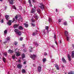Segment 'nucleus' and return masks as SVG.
Wrapping results in <instances>:
<instances>
[{
    "mask_svg": "<svg viewBox=\"0 0 74 74\" xmlns=\"http://www.w3.org/2000/svg\"><path fill=\"white\" fill-rule=\"evenodd\" d=\"M22 59L23 60H24V58H25V55L24 54H23L22 55Z\"/></svg>",
    "mask_w": 74,
    "mask_h": 74,
    "instance_id": "9",
    "label": "nucleus"
},
{
    "mask_svg": "<svg viewBox=\"0 0 74 74\" xmlns=\"http://www.w3.org/2000/svg\"><path fill=\"white\" fill-rule=\"evenodd\" d=\"M15 21V18H13V21L12 22V23H13L14 22V21Z\"/></svg>",
    "mask_w": 74,
    "mask_h": 74,
    "instance_id": "37",
    "label": "nucleus"
},
{
    "mask_svg": "<svg viewBox=\"0 0 74 74\" xmlns=\"http://www.w3.org/2000/svg\"><path fill=\"white\" fill-rule=\"evenodd\" d=\"M8 52V53H12L14 52V51L11 50V49H10Z\"/></svg>",
    "mask_w": 74,
    "mask_h": 74,
    "instance_id": "8",
    "label": "nucleus"
},
{
    "mask_svg": "<svg viewBox=\"0 0 74 74\" xmlns=\"http://www.w3.org/2000/svg\"><path fill=\"white\" fill-rule=\"evenodd\" d=\"M22 66L21 64H18L17 65V68L18 69H21Z\"/></svg>",
    "mask_w": 74,
    "mask_h": 74,
    "instance_id": "11",
    "label": "nucleus"
},
{
    "mask_svg": "<svg viewBox=\"0 0 74 74\" xmlns=\"http://www.w3.org/2000/svg\"><path fill=\"white\" fill-rule=\"evenodd\" d=\"M68 58L69 60V61H71V57L70 56V54L68 55Z\"/></svg>",
    "mask_w": 74,
    "mask_h": 74,
    "instance_id": "17",
    "label": "nucleus"
},
{
    "mask_svg": "<svg viewBox=\"0 0 74 74\" xmlns=\"http://www.w3.org/2000/svg\"><path fill=\"white\" fill-rule=\"evenodd\" d=\"M72 46H73V47H74V45H73Z\"/></svg>",
    "mask_w": 74,
    "mask_h": 74,
    "instance_id": "64",
    "label": "nucleus"
},
{
    "mask_svg": "<svg viewBox=\"0 0 74 74\" xmlns=\"http://www.w3.org/2000/svg\"><path fill=\"white\" fill-rule=\"evenodd\" d=\"M7 53H5L3 54V55L4 56H7Z\"/></svg>",
    "mask_w": 74,
    "mask_h": 74,
    "instance_id": "36",
    "label": "nucleus"
},
{
    "mask_svg": "<svg viewBox=\"0 0 74 74\" xmlns=\"http://www.w3.org/2000/svg\"><path fill=\"white\" fill-rule=\"evenodd\" d=\"M19 8L20 10H22V7L21 6L19 7Z\"/></svg>",
    "mask_w": 74,
    "mask_h": 74,
    "instance_id": "45",
    "label": "nucleus"
},
{
    "mask_svg": "<svg viewBox=\"0 0 74 74\" xmlns=\"http://www.w3.org/2000/svg\"><path fill=\"white\" fill-rule=\"evenodd\" d=\"M62 60L63 61V63H66V62H67L64 58H62Z\"/></svg>",
    "mask_w": 74,
    "mask_h": 74,
    "instance_id": "10",
    "label": "nucleus"
},
{
    "mask_svg": "<svg viewBox=\"0 0 74 74\" xmlns=\"http://www.w3.org/2000/svg\"><path fill=\"white\" fill-rule=\"evenodd\" d=\"M22 73H26V71L24 69H23L22 70Z\"/></svg>",
    "mask_w": 74,
    "mask_h": 74,
    "instance_id": "23",
    "label": "nucleus"
},
{
    "mask_svg": "<svg viewBox=\"0 0 74 74\" xmlns=\"http://www.w3.org/2000/svg\"><path fill=\"white\" fill-rule=\"evenodd\" d=\"M69 32H67V31H66L65 32V35L66 36V37H67V41H69V39H70V37H69L67 36H69Z\"/></svg>",
    "mask_w": 74,
    "mask_h": 74,
    "instance_id": "1",
    "label": "nucleus"
},
{
    "mask_svg": "<svg viewBox=\"0 0 74 74\" xmlns=\"http://www.w3.org/2000/svg\"><path fill=\"white\" fill-rule=\"evenodd\" d=\"M19 20L20 21H22V18H19Z\"/></svg>",
    "mask_w": 74,
    "mask_h": 74,
    "instance_id": "47",
    "label": "nucleus"
},
{
    "mask_svg": "<svg viewBox=\"0 0 74 74\" xmlns=\"http://www.w3.org/2000/svg\"><path fill=\"white\" fill-rule=\"evenodd\" d=\"M16 34H18V36H21L22 33H21V31H18V32L16 33Z\"/></svg>",
    "mask_w": 74,
    "mask_h": 74,
    "instance_id": "14",
    "label": "nucleus"
},
{
    "mask_svg": "<svg viewBox=\"0 0 74 74\" xmlns=\"http://www.w3.org/2000/svg\"><path fill=\"white\" fill-rule=\"evenodd\" d=\"M9 16L8 15H6L5 16V18L7 20L8 19V17H9Z\"/></svg>",
    "mask_w": 74,
    "mask_h": 74,
    "instance_id": "25",
    "label": "nucleus"
},
{
    "mask_svg": "<svg viewBox=\"0 0 74 74\" xmlns=\"http://www.w3.org/2000/svg\"><path fill=\"white\" fill-rule=\"evenodd\" d=\"M64 25H65V26H66V25H67V22H64Z\"/></svg>",
    "mask_w": 74,
    "mask_h": 74,
    "instance_id": "33",
    "label": "nucleus"
},
{
    "mask_svg": "<svg viewBox=\"0 0 74 74\" xmlns=\"http://www.w3.org/2000/svg\"><path fill=\"white\" fill-rule=\"evenodd\" d=\"M31 21L32 22L34 23V22H35V20L33 19V18H32L31 19Z\"/></svg>",
    "mask_w": 74,
    "mask_h": 74,
    "instance_id": "32",
    "label": "nucleus"
},
{
    "mask_svg": "<svg viewBox=\"0 0 74 74\" xmlns=\"http://www.w3.org/2000/svg\"><path fill=\"white\" fill-rule=\"evenodd\" d=\"M19 26V25L15 24L14 25L13 27L14 28H17Z\"/></svg>",
    "mask_w": 74,
    "mask_h": 74,
    "instance_id": "13",
    "label": "nucleus"
},
{
    "mask_svg": "<svg viewBox=\"0 0 74 74\" xmlns=\"http://www.w3.org/2000/svg\"><path fill=\"white\" fill-rule=\"evenodd\" d=\"M71 57L72 58H74V51H72V52L71 55Z\"/></svg>",
    "mask_w": 74,
    "mask_h": 74,
    "instance_id": "6",
    "label": "nucleus"
},
{
    "mask_svg": "<svg viewBox=\"0 0 74 74\" xmlns=\"http://www.w3.org/2000/svg\"><path fill=\"white\" fill-rule=\"evenodd\" d=\"M33 66L34 67H36V65L34 64H33Z\"/></svg>",
    "mask_w": 74,
    "mask_h": 74,
    "instance_id": "55",
    "label": "nucleus"
},
{
    "mask_svg": "<svg viewBox=\"0 0 74 74\" xmlns=\"http://www.w3.org/2000/svg\"><path fill=\"white\" fill-rule=\"evenodd\" d=\"M49 22H52V19L51 18H49Z\"/></svg>",
    "mask_w": 74,
    "mask_h": 74,
    "instance_id": "43",
    "label": "nucleus"
},
{
    "mask_svg": "<svg viewBox=\"0 0 74 74\" xmlns=\"http://www.w3.org/2000/svg\"><path fill=\"white\" fill-rule=\"evenodd\" d=\"M55 67H56V69L57 70H59V66L57 64H55Z\"/></svg>",
    "mask_w": 74,
    "mask_h": 74,
    "instance_id": "18",
    "label": "nucleus"
},
{
    "mask_svg": "<svg viewBox=\"0 0 74 74\" xmlns=\"http://www.w3.org/2000/svg\"><path fill=\"white\" fill-rule=\"evenodd\" d=\"M30 51V52H32V48H31V50H30V49L29 50Z\"/></svg>",
    "mask_w": 74,
    "mask_h": 74,
    "instance_id": "52",
    "label": "nucleus"
},
{
    "mask_svg": "<svg viewBox=\"0 0 74 74\" xmlns=\"http://www.w3.org/2000/svg\"><path fill=\"white\" fill-rule=\"evenodd\" d=\"M34 18L35 19H37L38 18V16H37V14H35L34 16Z\"/></svg>",
    "mask_w": 74,
    "mask_h": 74,
    "instance_id": "16",
    "label": "nucleus"
},
{
    "mask_svg": "<svg viewBox=\"0 0 74 74\" xmlns=\"http://www.w3.org/2000/svg\"><path fill=\"white\" fill-rule=\"evenodd\" d=\"M28 2L29 3V4H32V2H31V0H28Z\"/></svg>",
    "mask_w": 74,
    "mask_h": 74,
    "instance_id": "40",
    "label": "nucleus"
},
{
    "mask_svg": "<svg viewBox=\"0 0 74 74\" xmlns=\"http://www.w3.org/2000/svg\"><path fill=\"white\" fill-rule=\"evenodd\" d=\"M0 1H3V0H0Z\"/></svg>",
    "mask_w": 74,
    "mask_h": 74,
    "instance_id": "62",
    "label": "nucleus"
},
{
    "mask_svg": "<svg viewBox=\"0 0 74 74\" xmlns=\"http://www.w3.org/2000/svg\"><path fill=\"white\" fill-rule=\"evenodd\" d=\"M36 34H37V33H36V32H34L33 34H32V36H35V35H36Z\"/></svg>",
    "mask_w": 74,
    "mask_h": 74,
    "instance_id": "31",
    "label": "nucleus"
},
{
    "mask_svg": "<svg viewBox=\"0 0 74 74\" xmlns=\"http://www.w3.org/2000/svg\"><path fill=\"white\" fill-rule=\"evenodd\" d=\"M23 47H24L25 46V44H23Z\"/></svg>",
    "mask_w": 74,
    "mask_h": 74,
    "instance_id": "60",
    "label": "nucleus"
},
{
    "mask_svg": "<svg viewBox=\"0 0 74 74\" xmlns=\"http://www.w3.org/2000/svg\"><path fill=\"white\" fill-rule=\"evenodd\" d=\"M6 40L7 41H10V38L9 37H8L6 38Z\"/></svg>",
    "mask_w": 74,
    "mask_h": 74,
    "instance_id": "24",
    "label": "nucleus"
},
{
    "mask_svg": "<svg viewBox=\"0 0 74 74\" xmlns=\"http://www.w3.org/2000/svg\"><path fill=\"white\" fill-rule=\"evenodd\" d=\"M24 25H25V26L26 27H28V26H29V25H28V24H26V23H24Z\"/></svg>",
    "mask_w": 74,
    "mask_h": 74,
    "instance_id": "21",
    "label": "nucleus"
},
{
    "mask_svg": "<svg viewBox=\"0 0 74 74\" xmlns=\"http://www.w3.org/2000/svg\"><path fill=\"white\" fill-rule=\"evenodd\" d=\"M56 12H58V9H56Z\"/></svg>",
    "mask_w": 74,
    "mask_h": 74,
    "instance_id": "59",
    "label": "nucleus"
},
{
    "mask_svg": "<svg viewBox=\"0 0 74 74\" xmlns=\"http://www.w3.org/2000/svg\"><path fill=\"white\" fill-rule=\"evenodd\" d=\"M46 30H48L49 29V27L48 26H46L45 27Z\"/></svg>",
    "mask_w": 74,
    "mask_h": 74,
    "instance_id": "29",
    "label": "nucleus"
},
{
    "mask_svg": "<svg viewBox=\"0 0 74 74\" xmlns=\"http://www.w3.org/2000/svg\"><path fill=\"white\" fill-rule=\"evenodd\" d=\"M30 7H32V6H33V5H32V3L30 4Z\"/></svg>",
    "mask_w": 74,
    "mask_h": 74,
    "instance_id": "53",
    "label": "nucleus"
},
{
    "mask_svg": "<svg viewBox=\"0 0 74 74\" xmlns=\"http://www.w3.org/2000/svg\"><path fill=\"white\" fill-rule=\"evenodd\" d=\"M22 40H23V37H21L20 38V41H22Z\"/></svg>",
    "mask_w": 74,
    "mask_h": 74,
    "instance_id": "41",
    "label": "nucleus"
},
{
    "mask_svg": "<svg viewBox=\"0 0 74 74\" xmlns=\"http://www.w3.org/2000/svg\"><path fill=\"white\" fill-rule=\"evenodd\" d=\"M38 44H37V43H36V44H35V45L36 47H37V46H38Z\"/></svg>",
    "mask_w": 74,
    "mask_h": 74,
    "instance_id": "49",
    "label": "nucleus"
},
{
    "mask_svg": "<svg viewBox=\"0 0 74 74\" xmlns=\"http://www.w3.org/2000/svg\"><path fill=\"white\" fill-rule=\"evenodd\" d=\"M74 73L72 71H71L68 74H73Z\"/></svg>",
    "mask_w": 74,
    "mask_h": 74,
    "instance_id": "30",
    "label": "nucleus"
},
{
    "mask_svg": "<svg viewBox=\"0 0 74 74\" xmlns=\"http://www.w3.org/2000/svg\"><path fill=\"white\" fill-rule=\"evenodd\" d=\"M12 58L13 59H15V55L13 56H12Z\"/></svg>",
    "mask_w": 74,
    "mask_h": 74,
    "instance_id": "42",
    "label": "nucleus"
},
{
    "mask_svg": "<svg viewBox=\"0 0 74 74\" xmlns=\"http://www.w3.org/2000/svg\"><path fill=\"white\" fill-rule=\"evenodd\" d=\"M38 72H41V66L38 67Z\"/></svg>",
    "mask_w": 74,
    "mask_h": 74,
    "instance_id": "4",
    "label": "nucleus"
},
{
    "mask_svg": "<svg viewBox=\"0 0 74 74\" xmlns=\"http://www.w3.org/2000/svg\"><path fill=\"white\" fill-rule=\"evenodd\" d=\"M18 31L19 30L17 29H15L14 30V32H15V33H18Z\"/></svg>",
    "mask_w": 74,
    "mask_h": 74,
    "instance_id": "22",
    "label": "nucleus"
},
{
    "mask_svg": "<svg viewBox=\"0 0 74 74\" xmlns=\"http://www.w3.org/2000/svg\"><path fill=\"white\" fill-rule=\"evenodd\" d=\"M18 43H17V42H15L14 43V44L15 45H17Z\"/></svg>",
    "mask_w": 74,
    "mask_h": 74,
    "instance_id": "39",
    "label": "nucleus"
},
{
    "mask_svg": "<svg viewBox=\"0 0 74 74\" xmlns=\"http://www.w3.org/2000/svg\"><path fill=\"white\" fill-rule=\"evenodd\" d=\"M56 35L55 34H54V38H55V39H56Z\"/></svg>",
    "mask_w": 74,
    "mask_h": 74,
    "instance_id": "44",
    "label": "nucleus"
},
{
    "mask_svg": "<svg viewBox=\"0 0 74 74\" xmlns=\"http://www.w3.org/2000/svg\"><path fill=\"white\" fill-rule=\"evenodd\" d=\"M3 62L5 63V60H6V59H5V58H4V57H3Z\"/></svg>",
    "mask_w": 74,
    "mask_h": 74,
    "instance_id": "26",
    "label": "nucleus"
},
{
    "mask_svg": "<svg viewBox=\"0 0 74 74\" xmlns=\"http://www.w3.org/2000/svg\"><path fill=\"white\" fill-rule=\"evenodd\" d=\"M43 33H44V34H45V33H46V32H45V31H43Z\"/></svg>",
    "mask_w": 74,
    "mask_h": 74,
    "instance_id": "54",
    "label": "nucleus"
},
{
    "mask_svg": "<svg viewBox=\"0 0 74 74\" xmlns=\"http://www.w3.org/2000/svg\"><path fill=\"white\" fill-rule=\"evenodd\" d=\"M32 0V1L33 3H36V0Z\"/></svg>",
    "mask_w": 74,
    "mask_h": 74,
    "instance_id": "46",
    "label": "nucleus"
},
{
    "mask_svg": "<svg viewBox=\"0 0 74 74\" xmlns=\"http://www.w3.org/2000/svg\"><path fill=\"white\" fill-rule=\"evenodd\" d=\"M18 62H19V63H21V60H18Z\"/></svg>",
    "mask_w": 74,
    "mask_h": 74,
    "instance_id": "58",
    "label": "nucleus"
},
{
    "mask_svg": "<svg viewBox=\"0 0 74 74\" xmlns=\"http://www.w3.org/2000/svg\"><path fill=\"white\" fill-rule=\"evenodd\" d=\"M7 31L5 30L4 31V34H7Z\"/></svg>",
    "mask_w": 74,
    "mask_h": 74,
    "instance_id": "35",
    "label": "nucleus"
},
{
    "mask_svg": "<svg viewBox=\"0 0 74 74\" xmlns=\"http://www.w3.org/2000/svg\"><path fill=\"white\" fill-rule=\"evenodd\" d=\"M60 43L61 44V40H60Z\"/></svg>",
    "mask_w": 74,
    "mask_h": 74,
    "instance_id": "61",
    "label": "nucleus"
},
{
    "mask_svg": "<svg viewBox=\"0 0 74 74\" xmlns=\"http://www.w3.org/2000/svg\"><path fill=\"white\" fill-rule=\"evenodd\" d=\"M12 23L11 20H9V22L7 23L8 25H11V23Z\"/></svg>",
    "mask_w": 74,
    "mask_h": 74,
    "instance_id": "5",
    "label": "nucleus"
},
{
    "mask_svg": "<svg viewBox=\"0 0 74 74\" xmlns=\"http://www.w3.org/2000/svg\"><path fill=\"white\" fill-rule=\"evenodd\" d=\"M18 29L19 30H22L23 29V28L22 26H20L18 27Z\"/></svg>",
    "mask_w": 74,
    "mask_h": 74,
    "instance_id": "20",
    "label": "nucleus"
},
{
    "mask_svg": "<svg viewBox=\"0 0 74 74\" xmlns=\"http://www.w3.org/2000/svg\"><path fill=\"white\" fill-rule=\"evenodd\" d=\"M35 12H36V10H35L34 9L32 8L31 10V13H32V14H34Z\"/></svg>",
    "mask_w": 74,
    "mask_h": 74,
    "instance_id": "7",
    "label": "nucleus"
},
{
    "mask_svg": "<svg viewBox=\"0 0 74 74\" xmlns=\"http://www.w3.org/2000/svg\"><path fill=\"white\" fill-rule=\"evenodd\" d=\"M9 1L10 3L11 4H14V3H13V1H14V0H9Z\"/></svg>",
    "mask_w": 74,
    "mask_h": 74,
    "instance_id": "15",
    "label": "nucleus"
},
{
    "mask_svg": "<svg viewBox=\"0 0 74 74\" xmlns=\"http://www.w3.org/2000/svg\"><path fill=\"white\" fill-rule=\"evenodd\" d=\"M59 22H61V20L60 19H59L58 20Z\"/></svg>",
    "mask_w": 74,
    "mask_h": 74,
    "instance_id": "50",
    "label": "nucleus"
},
{
    "mask_svg": "<svg viewBox=\"0 0 74 74\" xmlns=\"http://www.w3.org/2000/svg\"><path fill=\"white\" fill-rule=\"evenodd\" d=\"M46 60H47V59L46 58H44L43 59V62H46Z\"/></svg>",
    "mask_w": 74,
    "mask_h": 74,
    "instance_id": "27",
    "label": "nucleus"
},
{
    "mask_svg": "<svg viewBox=\"0 0 74 74\" xmlns=\"http://www.w3.org/2000/svg\"><path fill=\"white\" fill-rule=\"evenodd\" d=\"M37 11L38 14H40L41 10H40V9H38L37 10Z\"/></svg>",
    "mask_w": 74,
    "mask_h": 74,
    "instance_id": "19",
    "label": "nucleus"
},
{
    "mask_svg": "<svg viewBox=\"0 0 74 74\" xmlns=\"http://www.w3.org/2000/svg\"><path fill=\"white\" fill-rule=\"evenodd\" d=\"M40 6H39V7H40L41 10H43L44 9V8H45L44 5L43 3H40Z\"/></svg>",
    "mask_w": 74,
    "mask_h": 74,
    "instance_id": "2",
    "label": "nucleus"
},
{
    "mask_svg": "<svg viewBox=\"0 0 74 74\" xmlns=\"http://www.w3.org/2000/svg\"><path fill=\"white\" fill-rule=\"evenodd\" d=\"M18 17H19V16H18V15H16L15 16V18L16 19V20H17L18 18Z\"/></svg>",
    "mask_w": 74,
    "mask_h": 74,
    "instance_id": "28",
    "label": "nucleus"
},
{
    "mask_svg": "<svg viewBox=\"0 0 74 74\" xmlns=\"http://www.w3.org/2000/svg\"><path fill=\"white\" fill-rule=\"evenodd\" d=\"M55 43L56 44V45H57V42H55Z\"/></svg>",
    "mask_w": 74,
    "mask_h": 74,
    "instance_id": "63",
    "label": "nucleus"
},
{
    "mask_svg": "<svg viewBox=\"0 0 74 74\" xmlns=\"http://www.w3.org/2000/svg\"><path fill=\"white\" fill-rule=\"evenodd\" d=\"M12 8H13V9H14V10H16V7H15V5H13L12 6Z\"/></svg>",
    "mask_w": 74,
    "mask_h": 74,
    "instance_id": "34",
    "label": "nucleus"
},
{
    "mask_svg": "<svg viewBox=\"0 0 74 74\" xmlns=\"http://www.w3.org/2000/svg\"><path fill=\"white\" fill-rule=\"evenodd\" d=\"M51 47H52V48H53V47H54V46L52 45L51 46Z\"/></svg>",
    "mask_w": 74,
    "mask_h": 74,
    "instance_id": "57",
    "label": "nucleus"
},
{
    "mask_svg": "<svg viewBox=\"0 0 74 74\" xmlns=\"http://www.w3.org/2000/svg\"><path fill=\"white\" fill-rule=\"evenodd\" d=\"M31 24L32 26H34V27L35 26V24H34L33 23H31Z\"/></svg>",
    "mask_w": 74,
    "mask_h": 74,
    "instance_id": "38",
    "label": "nucleus"
},
{
    "mask_svg": "<svg viewBox=\"0 0 74 74\" xmlns=\"http://www.w3.org/2000/svg\"><path fill=\"white\" fill-rule=\"evenodd\" d=\"M23 64H26V61H25L24 62Z\"/></svg>",
    "mask_w": 74,
    "mask_h": 74,
    "instance_id": "51",
    "label": "nucleus"
},
{
    "mask_svg": "<svg viewBox=\"0 0 74 74\" xmlns=\"http://www.w3.org/2000/svg\"><path fill=\"white\" fill-rule=\"evenodd\" d=\"M37 56L36 55H35L34 54H33V55H31L30 56V57L32 59H33V60H34L35 59V58H36Z\"/></svg>",
    "mask_w": 74,
    "mask_h": 74,
    "instance_id": "3",
    "label": "nucleus"
},
{
    "mask_svg": "<svg viewBox=\"0 0 74 74\" xmlns=\"http://www.w3.org/2000/svg\"><path fill=\"white\" fill-rule=\"evenodd\" d=\"M3 22H4V20H3V19H2L1 20V23H3Z\"/></svg>",
    "mask_w": 74,
    "mask_h": 74,
    "instance_id": "48",
    "label": "nucleus"
},
{
    "mask_svg": "<svg viewBox=\"0 0 74 74\" xmlns=\"http://www.w3.org/2000/svg\"><path fill=\"white\" fill-rule=\"evenodd\" d=\"M16 56H20L21 55L19 53V52H16Z\"/></svg>",
    "mask_w": 74,
    "mask_h": 74,
    "instance_id": "12",
    "label": "nucleus"
},
{
    "mask_svg": "<svg viewBox=\"0 0 74 74\" xmlns=\"http://www.w3.org/2000/svg\"><path fill=\"white\" fill-rule=\"evenodd\" d=\"M47 55V53H45V55Z\"/></svg>",
    "mask_w": 74,
    "mask_h": 74,
    "instance_id": "56",
    "label": "nucleus"
}]
</instances>
